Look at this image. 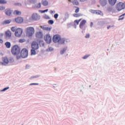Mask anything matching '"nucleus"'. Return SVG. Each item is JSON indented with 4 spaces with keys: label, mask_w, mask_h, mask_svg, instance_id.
<instances>
[{
    "label": "nucleus",
    "mask_w": 125,
    "mask_h": 125,
    "mask_svg": "<svg viewBox=\"0 0 125 125\" xmlns=\"http://www.w3.org/2000/svg\"><path fill=\"white\" fill-rule=\"evenodd\" d=\"M11 52L13 55H16L17 59H20L21 56H18L20 54L21 50L20 47L18 45H15L11 47Z\"/></svg>",
    "instance_id": "obj_1"
},
{
    "label": "nucleus",
    "mask_w": 125,
    "mask_h": 125,
    "mask_svg": "<svg viewBox=\"0 0 125 125\" xmlns=\"http://www.w3.org/2000/svg\"><path fill=\"white\" fill-rule=\"evenodd\" d=\"M35 34V29L33 27H28L26 28L27 37H32Z\"/></svg>",
    "instance_id": "obj_2"
},
{
    "label": "nucleus",
    "mask_w": 125,
    "mask_h": 125,
    "mask_svg": "<svg viewBox=\"0 0 125 125\" xmlns=\"http://www.w3.org/2000/svg\"><path fill=\"white\" fill-rule=\"evenodd\" d=\"M116 9L117 11H121L125 9V3L123 2H119L116 5Z\"/></svg>",
    "instance_id": "obj_3"
},
{
    "label": "nucleus",
    "mask_w": 125,
    "mask_h": 125,
    "mask_svg": "<svg viewBox=\"0 0 125 125\" xmlns=\"http://www.w3.org/2000/svg\"><path fill=\"white\" fill-rule=\"evenodd\" d=\"M63 40L61 39V36L59 35H55L53 37V42L55 43L63 42Z\"/></svg>",
    "instance_id": "obj_4"
},
{
    "label": "nucleus",
    "mask_w": 125,
    "mask_h": 125,
    "mask_svg": "<svg viewBox=\"0 0 125 125\" xmlns=\"http://www.w3.org/2000/svg\"><path fill=\"white\" fill-rule=\"evenodd\" d=\"M23 33V30L22 29L19 28L16 30L15 35L16 37L18 38H20L21 36H22V34Z\"/></svg>",
    "instance_id": "obj_5"
},
{
    "label": "nucleus",
    "mask_w": 125,
    "mask_h": 125,
    "mask_svg": "<svg viewBox=\"0 0 125 125\" xmlns=\"http://www.w3.org/2000/svg\"><path fill=\"white\" fill-rule=\"evenodd\" d=\"M21 56L22 58H26L28 57V50L26 49H22L21 52Z\"/></svg>",
    "instance_id": "obj_6"
},
{
    "label": "nucleus",
    "mask_w": 125,
    "mask_h": 125,
    "mask_svg": "<svg viewBox=\"0 0 125 125\" xmlns=\"http://www.w3.org/2000/svg\"><path fill=\"white\" fill-rule=\"evenodd\" d=\"M90 12L93 13V14H97V15H101V16H103V13L102 11L98 10H90Z\"/></svg>",
    "instance_id": "obj_7"
},
{
    "label": "nucleus",
    "mask_w": 125,
    "mask_h": 125,
    "mask_svg": "<svg viewBox=\"0 0 125 125\" xmlns=\"http://www.w3.org/2000/svg\"><path fill=\"white\" fill-rule=\"evenodd\" d=\"M44 39L47 43H50V42H51V36H50V35L49 34H46V35H45Z\"/></svg>",
    "instance_id": "obj_8"
},
{
    "label": "nucleus",
    "mask_w": 125,
    "mask_h": 125,
    "mask_svg": "<svg viewBox=\"0 0 125 125\" xmlns=\"http://www.w3.org/2000/svg\"><path fill=\"white\" fill-rule=\"evenodd\" d=\"M31 47L32 49L38 50L39 48V43L36 41H33L31 44Z\"/></svg>",
    "instance_id": "obj_9"
},
{
    "label": "nucleus",
    "mask_w": 125,
    "mask_h": 125,
    "mask_svg": "<svg viewBox=\"0 0 125 125\" xmlns=\"http://www.w3.org/2000/svg\"><path fill=\"white\" fill-rule=\"evenodd\" d=\"M15 21L18 24H22L24 22V19L21 17H18L15 19Z\"/></svg>",
    "instance_id": "obj_10"
},
{
    "label": "nucleus",
    "mask_w": 125,
    "mask_h": 125,
    "mask_svg": "<svg viewBox=\"0 0 125 125\" xmlns=\"http://www.w3.org/2000/svg\"><path fill=\"white\" fill-rule=\"evenodd\" d=\"M12 12H13V11L9 8H7L5 10V14H6L7 16H10Z\"/></svg>",
    "instance_id": "obj_11"
},
{
    "label": "nucleus",
    "mask_w": 125,
    "mask_h": 125,
    "mask_svg": "<svg viewBox=\"0 0 125 125\" xmlns=\"http://www.w3.org/2000/svg\"><path fill=\"white\" fill-rule=\"evenodd\" d=\"M85 23H86V21L85 20H83L80 24V29H83V27H84V25H85Z\"/></svg>",
    "instance_id": "obj_12"
},
{
    "label": "nucleus",
    "mask_w": 125,
    "mask_h": 125,
    "mask_svg": "<svg viewBox=\"0 0 125 125\" xmlns=\"http://www.w3.org/2000/svg\"><path fill=\"white\" fill-rule=\"evenodd\" d=\"M12 22V20H6L2 22V25H6L7 24H10Z\"/></svg>",
    "instance_id": "obj_13"
},
{
    "label": "nucleus",
    "mask_w": 125,
    "mask_h": 125,
    "mask_svg": "<svg viewBox=\"0 0 125 125\" xmlns=\"http://www.w3.org/2000/svg\"><path fill=\"white\" fill-rule=\"evenodd\" d=\"M108 2L111 6H114L117 2V0H108Z\"/></svg>",
    "instance_id": "obj_14"
},
{
    "label": "nucleus",
    "mask_w": 125,
    "mask_h": 125,
    "mask_svg": "<svg viewBox=\"0 0 125 125\" xmlns=\"http://www.w3.org/2000/svg\"><path fill=\"white\" fill-rule=\"evenodd\" d=\"M42 33L41 32H38L36 34V36L37 38H38L39 39H42Z\"/></svg>",
    "instance_id": "obj_15"
},
{
    "label": "nucleus",
    "mask_w": 125,
    "mask_h": 125,
    "mask_svg": "<svg viewBox=\"0 0 125 125\" xmlns=\"http://www.w3.org/2000/svg\"><path fill=\"white\" fill-rule=\"evenodd\" d=\"M14 15H21L22 12L19 11L18 10H15L13 12Z\"/></svg>",
    "instance_id": "obj_16"
},
{
    "label": "nucleus",
    "mask_w": 125,
    "mask_h": 125,
    "mask_svg": "<svg viewBox=\"0 0 125 125\" xmlns=\"http://www.w3.org/2000/svg\"><path fill=\"white\" fill-rule=\"evenodd\" d=\"M42 29L44 31H50L51 30V28L50 27H48L45 25H44L43 26H41Z\"/></svg>",
    "instance_id": "obj_17"
},
{
    "label": "nucleus",
    "mask_w": 125,
    "mask_h": 125,
    "mask_svg": "<svg viewBox=\"0 0 125 125\" xmlns=\"http://www.w3.org/2000/svg\"><path fill=\"white\" fill-rule=\"evenodd\" d=\"M5 36L6 38H10V37H11V32L9 30L5 32Z\"/></svg>",
    "instance_id": "obj_18"
},
{
    "label": "nucleus",
    "mask_w": 125,
    "mask_h": 125,
    "mask_svg": "<svg viewBox=\"0 0 125 125\" xmlns=\"http://www.w3.org/2000/svg\"><path fill=\"white\" fill-rule=\"evenodd\" d=\"M42 3L43 6H47V5H48V1L46 0H42Z\"/></svg>",
    "instance_id": "obj_19"
},
{
    "label": "nucleus",
    "mask_w": 125,
    "mask_h": 125,
    "mask_svg": "<svg viewBox=\"0 0 125 125\" xmlns=\"http://www.w3.org/2000/svg\"><path fill=\"white\" fill-rule=\"evenodd\" d=\"M2 60L4 62V63H5V64H8V62H9V61H8V58H7V57L2 58Z\"/></svg>",
    "instance_id": "obj_20"
},
{
    "label": "nucleus",
    "mask_w": 125,
    "mask_h": 125,
    "mask_svg": "<svg viewBox=\"0 0 125 125\" xmlns=\"http://www.w3.org/2000/svg\"><path fill=\"white\" fill-rule=\"evenodd\" d=\"M5 45L7 48H10L11 47V43L10 42H6L5 43Z\"/></svg>",
    "instance_id": "obj_21"
},
{
    "label": "nucleus",
    "mask_w": 125,
    "mask_h": 125,
    "mask_svg": "<svg viewBox=\"0 0 125 125\" xmlns=\"http://www.w3.org/2000/svg\"><path fill=\"white\" fill-rule=\"evenodd\" d=\"M100 3L102 6H105V5L107 4V2H106V1H105L104 0H102L100 1Z\"/></svg>",
    "instance_id": "obj_22"
},
{
    "label": "nucleus",
    "mask_w": 125,
    "mask_h": 125,
    "mask_svg": "<svg viewBox=\"0 0 125 125\" xmlns=\"http://www.w3.org/2000/svg\"><path fill=\"white\" fill-rule=\"evenodd\" d=\"M72 3L73 5H79V4H80V3L79 2V1H78V0H73Z\"/></svg>",
    "instance_id": "obj_23"
},
{
    "label": "nucleus",
    "mask_w": 125,
    "mask_h": 125,
    "mask_svg": "<svg viewBox=\"0 0 125 125\" xmlns=\"http://www.w3.org/2000/svg\"><path fill=\"white\" fill-rule=\"evenodd\" d=\"M31 19L34 21H37V20H39L40 18L38 16H33L32 17Z\"/></svg>",
    "instance_id": "obj_24"
},
{
    "label": "nucleus",
    "mask_w": 125,
    "mask_h": 125,
    "mask_svg": "<svg viewBox=\"0 0 125 125\" xmlns=\"http://www.w3.org/2000/svg\"><path fill=\"white\" fill-rule=\"evenodd\" d=\"M7 3V1L5 0H0V4H5Z\"/></svg>",
    "instance_id": "obj_25"
},
{
    "label": "nucleus",
    "mask_w": 125,
    "mask_h": 125,
    "mask_svg": "<svg viewBox=\"0 0 125 125\" xmlns=\"http://www.w3.org/2000/svg\"><path fill=\"white\" fill-rule=\"evenodd\" d=\"M81 20H82V19H80L77 20H75L74 21V24L75 25H79V23H80V22H81Z\"/></svg>",
    "instance_id": "obj_26"
},
{
    "label": "nucleus",
    "mask_w": 125,
    "mask_h": 125,
    "mask_svg": "<svg viewBox=\"0 0 125 125\" xmlns=\"http://www.w3.org/2000/svg\"><path fill=\"white\" fill-rule=\"evenodd\" d=\"M36 49H31V55H36Z\"/></svg>",
    "instance_id": "obj_27"
},
{
    "label": "nucleus",
    "mask_w": 125,
    "mask_h": 125,
    "mask_svg": "<svg viewBox=\"0 0 125 125\" xmlns=\"http://www.w3.org/2000/svg\"><path fill=\"white\" fill-rule=\"evenodd\" d=\"M48 11V9H46L45 10H39V12H40V13H45V12H47Z\"/></svg>",
    "instance_id": "obj_28"
},
{
    "label": "nucleus",
    "mask_w": 125,
    "mask_h": 125,
    "mask_svg": "<svg viewBox=\"0 0 125 125\" xmlns=\"http://www.w3.org/2000/svg\"><path fill=\"white\" fill-rule=\"evenodd\" d=\"M26 42V39H21L19 40V42L21 43H23V42Z\"/></svg>",
    "instance_id": "obj_29"
},
{
    "label": "nucleus",
    "mask_w": 125,
    "mask_h": 125,
    "mask_svg": "<svg viewBox=\"0 0 125 125\" xmlns=\"http://www.w3.org/2000/svg\"><path fill=\"white\" fill-rule=\"evenodd\" d=\"M107 10L109 12H111V11H112V10H113V8L111 6L108 7L107 8Z\"/></svg>",
    "instance_id": "obj_30"
},
{
    "label": "nucleus",
    "mask_w": 125,
    "mask_h": 125,
    "mask_svg": "<svg viewBox=\"0 0 125 125\" xmlns=\"http://www.w3.org/2000/svg\"><path fill=\"white\" fill-rule=\"evenodd\" d=\"M14 5H16V6H22V4L21 3L17 2L15 3Z\"/></svg>",
    "instance_id": "obj_31"
},
{
    "label": "nucleus",
    "mask_w": 125,
    "mask_h": 125,
    "mask_svg": "<svg viewBox=\"0 0 125 125\" xmlns=\"http://www.w3.org/2000/svg\"><path fill=\"white\" fill-rule=\"evenodd\" d=\"M73 16H83L82 14H73Z\"/></svg>",
    "instance_id": "obj_32"
},
{
    "label": "nucleus",
    "mask_w": 125,
    "mask_h": 125,
    "mask_svg": "<svg viewBox=\"0 0 125 125\" xmlns=\"http://www.w3.org/2000/svg\"><path fill=\"white\" fill-rule=\"evenodd\" d=\"M37 8H41L42 7V4L41 2L38 3V5H37Z\"/></svg>",
    "instance_id": "obj_33"
},
{
    "label": "nucleus",
    "mask_w": 125,
    "mask_h": 125,
    "mask_svg": "<svg viewBox=\"0 0 125 125\" xmlns=\"http://www.w3.org/2000/svg\"><path fill=\"white\" fill-rule=\"evenodd\" d=\"M11 30L12 31V32H15V31H16V28H15V27L13 26L11 28Z\"/></svg>",
    "instance_id": "obj_34"
},
{
    "label": "nucleus",
    "mask_w": 125,
    "mask_h": 125,
    "mask_svg": "<svg viewBox=\"0 0 125 125\" xmlns=\"http://www.w3.org/2000/svg\"><path fill=\"white\" fill-rule=\"evenodd\" d=\"M79 11H80V8L77 7V9L75 11V13H78Z\"/></svg>",
    "instance_id": "obj_35"
},
{
    "label": "nucleus",
    "mask_w": 125,
    "mask_h": 125,
    "mask_svg": "<svg viewBox=\"0 0 125 125\" xmlns=\"http://www.w3.org/2000/svg\"><path fill=\"white\" fill-rule=\"evenodd\" d=\"M50 14H51L52 15H53L54 14H55V11H52V10H50Z\"/></svg>",
    "instance_id": "obj_36"
},
{
    "label": "nucleus",
    "mask_w": 125,
    "mask_h": 125,
    "mask_svg": "<svg viewBox=\"0 0 125 125\" xmlns=\"http://www.w3.org/2000/svg\"><path fill=\"white\" fill-rule=\"evenodd\" d=\"M5 7L0 6V10H4Z\"/></svg>",
    "instance_id": "obj_37"
},
{
    "label": "nucleus",
    "mask_w": 125,
    "mask_h": 125,
    "mask_svg": "<svg viewBox=\"0 0 125 125\" xmlns=\"http://www.w3.org/2000/svg\"><path fill=\"white\" fill-rule=\"evenodd\" d=\"M53 23H54V22L52 20H49L48 21V23L51 24V25H52V24H53Z\"/></svg>",
    "instance_id": "obj_38"
},
{
    "label": "nucleus",
    "mask_w": 125,
    "mask_h": 125,
    "mask_svg": "<svg viewBox=\"0 0 125 125\" xmlns=\"http://www.w3.org/2000/svg\"><path fill=\"white\" fill-rule=\"evenodd\" d=\"M90 37V35H89V34H86L85 38L86 39H88V38H89Z\"/></svg>",
    "instance_id": "obj_39"
},
{
    "label": "nucleus",
    "mask_w": 125,
    "mask_h": 125,
    "mask_svg": "<svg viewBox=\"0 0 125 125\" xmlns=\"http://www.w3.org/2000/svg\"><path fill=\"white\" fill-rule=\"evenodd\" d=\"M65 51H66V49L62 50L61 51V54H64V53H65Z\"/></svg>",
    "instance_id": "obj_40"
},
{
    "label": "nucleus",
    "mask_w": 125,
    "mask_h": 125,
    "mask_svg": "<svg viewBox=\"0 0 125 125\" xmlns=\"http://www.w3.org/2000/svg\"><path fill=\"white\" fill-rule=\"evenodd\" d=\"M89 57V55H85L84 56L83 59H87V58H88V57Z\"/></svg>",
    "instance_id": "obj_41"
},
{
    "label": "nucleus",
    "mask_w": 125,
    "mask_h": 125,
    "mask_svg": "<svg viewBox=\"0 0 125 125\" xmlns=\"http://www.w3.org/2000/svg\"><path fill=\"white\" fill-rule=\"evenodd\" d=\"M36 2H37V0H31V3H36Z\"/></svg>",
    "instance_id": "obj_42"
},
{
    "label": "nucleus",
    "mask_w": 125,
    "mask_h": 125,
    "mask_svg": "<svg viewBox=\"0 0 125 125\" xmlns=\"http://www.w3.org/2000/svg\"><path fill=\"white\" fill-rule=\"evenodd\" d=\"M9 88V87H5L2 90V91H5V90H7V89H8Z\"/></svg>",
    "instance_id": "obj_43"
},
{
    "label": "nucleus",
    "mask_w": 125,
    "mask_h": 125,
    "mask_svg": "<svg viewBox=\"0 0 125 125\" xmlns=\"http://www.w3.org/2000/svg\"><path fill=\"white\" fill-rule=\"evenodd\" d=\"M69 15H70V14H69L68 12H65L64 14V16H69Z\"/></svg>",
    "instance_id": "obj_44"
},
{
    "label": "nucleus",
    "mask_w": 125,
    "mask_h": 125,
    "mask_svg": "<svg viewBox=\"0 0 125 125\" xmlns=\"http://www.w3.org/2000/svg\"><path fill=\"white\" fill-rule=\"evenodd\" d=\"M31 16H38V13H33Z\"/></svg>",
    "instance_id": "obj_45"
},
{
    "label": "nucleus",
    "mask_w": 125,
    "mask_h": 125,
    "mask_svg": "<svg viewBox=\"0 0 125 125\" xmlns=\"http://www.w3.org/2000/svg\"><path fill=\"white\" fill-rule=\"evenodd\" d=\"M44 19H50V18H49V16H44Z\"/></svg>",
    "instance_id": "obj_46"
},
{
    "label": "nucleus",
    "mask_w": 125,
    "mask_h": 125,
    "mask_svg": "<svg viewBox=\"0 0 125 125\" xmlns=\"http://www.w3.org/2000/svg\"><path fill=\"white\" fill-rule=\"evenodd\" d=\"M39 85V83H31L30 84V85Z\"/></svg>",
    "instance_id": "obj_47"
},
{
    "label": "nucleus",
    "mask_w": 125,
    "mask_h": 125,
    "mask_svg": "<svg viewBox=\"0 0 125 125\" xmlns=\"http://www.w3.org/2000/svg\"><path fill=\"white\" fill-rule=\"evenodd\" d=\"M112 27H114V25L108 26L107 27V30H109V29H110V28H111Z\"/></svg>",
    "instance_id": "obj_48"
},
{
    "label": "nucleus",
    "mask_w": 125,
    "mask_h": 125,
    "mask_svg": "<svg viewBox=\"0 0 125 125\" xmlns=\"http://www.w3.org/2000/svg\"><path fill=\"white\" fill-rule=\"evenodd\" d=\"M81 2H84V1H87V0H80Z\"/></svg>",
    "instance_id": "obj_49"
},
{
    "label": "nucleus",
    "mask_w": 125,
    "mask_h": 125,
    "mask_svg": "<svg viewBox=\"0 0 125 125\" xmlns=\"http://www.w3.org/2000/svg\"><path fill=\"white\" fill-rule=\"evenodd\" d=\"M96 2V1H95V0H93L92 1V3H95Z\"/></svg>",
    "instance_id": "obj_50"
},
{
    "label": "nucleus",
    "mask_w": 125,
    "mask_h": 125,
    "mask_svg": "<svg viewBox=\"0 0 125 125\" xmlns=\"http://www.w3.org/2000/svg\"><path fill=\"white\" fill-rule=\"evenodd\" d=\"M3 36V34H0V39H1V38H2V36Z\"/></svg>",
    "instance_id": "obj_51"
},
{
    "label": "nucleus",
    "mask_w": 125,
    "mask_h": 125,
    "mask_svg": "<svg viewBox=\"0 0 125 125\" xmlns=\"http://www.w3.org/2000/svg\"><path fill=\"white\" fill-rule=\"evenodd\" d=\"M2 42H3V41H2L1 39H0V43H2Z\"/></svg>",
    "instance_id": "obj_52"
},
{
    "label": "nucleus",
    "mask_w": 125,
    "mask_h": 125,
    "mask_svg": "<svg viewBox=\"0 0 125 125\" xmlns=\"http://www.w3.org/2000/svg\"><path fill=\"white\" fill-rule=\"evenodd\" d=\"M54 16H59V15L58 14L56 13V14H54Z\"/></svg>",
    "instance_id": "obj_53"
},
{
    "label": "nucleus",
    "mask_w": 125,
    "mask_h": 125,
    "mask_svg": "<svg viewBox=\"0 0 125 125\" xmlns=\"http://www.w3.org/2000/svg\"><path fill=\"white\" fill-rule=\"evenodd\" d=\"M92 26H93V22H91L90 23V26H91V27H92Z\"/></svg>",
    "instance_id": "obj_54"
},
{
    "label": "nucleus",
    "mask_w": 125,
    "mask_h": 125,
    "mask_svg": "<svg viewBox=\"0 0 125 125\" xmlns=\"http://www.w3.org/2000/svg\"><path fill=\"white\" fill-rule=\"evenodd\" d=\"M124 17H123V18H121H121H119V19H118V20H119V21H120V20H123V19H124Z\"/></svg>",
    "instance_id": "obj_55"
},
{
    "label": "nucleus",
    "mask_w": 125,
    "mask_h": 125,
    "mask_svg": "<svg viewBox=\"0 0 125 125\" xmlns=\"http://www.w3.org/2000/svg\"><path fill=\"white\" fill-rule=\"evenodd\" d=\"M125 16V13L120 15V16Z\"/></svg>",
    "instance_id": "obj_56"
},
{
    "label": "nucleus",
    "mask_w": 125,
    "mask_h": 125,
    "mask_svg": "<svg viewBox=\"0 0 125 125\" xmlns=\"http://www.w3.org/2000/svg\"><path fill=\"white\" fill-rule=\"evenodd\" d=\"M54 18L55 19H57V18H58V16H54Z\"/></svg>",
    "instance_id": "obj_57"
},
{
    "label": "nucleus",
    "mask_w": 125,
    "mask_h": 125,
    "mask_svg": "<svg viewBox=\"0 0 125 125\" xmlns=\"http://www.w3.org/2000/svg\"><path fill=\"white\" fill-rule=\"evenodd\" d=\"M44 16H48V15H46V14H45L44 15Z\"/></svg>",
    "instance_id": "obj_58"
},
{
    "label": "nucleus",
    "mask_w": 125,
    "mask_h": 125,
    "mask_svg": "<svg viewBox=\"0 0 125 125\" xmlns=\"http://www.w3.org/2000/svg\"><path fill=\"white\" fill-rule=\"evenodd\" d=\"M11 60H12V61H13V59H11Z\"/></svg>",
    "instance_id": "obj_59"
},
{
    "label": "nucleus",
    "mask_w": 125,
    "mask_h": 125,
    "mask_svg": "<svg viewBox=\"0 0 125 125\" xmlns=\"http://www.w3.org/2000/svg\"><path fill=\"white\" fill-rule=\"evenodd\" d=\"M2 65H3V62H1Z\"/></svg>",
    "instance_id": "obj_60"
},
{
    "label": "nucleus",
    "mask_w": 125,
    "mask_h": 125,
    "mask_svg": "<svg viewBox=\"0 0 125 125\" xmlns=\"http://www.w3.org/2000/svg\"><path fill=\"white\" fill-rule=\"evenodd\" d=\"M35 78H36V77H33V79H35Z\"/></svg>",
    "instance_id": "obj_61"
},
{
    "label": "nucleus",
    "mask_w": 125,
    "mask_h": 125,
    "mask_svg": "<svg viewBox=\"0 0 125 125\" xmlns=\"http://www.w3.org/2000/svg\"><path fill=\"white\" fill-rule=\"evenodd\" d=\"M98 6L99 7L100 6V5H98Z\"/></svg>",
    "instance_id": "obj_62"
}]
</instances>
